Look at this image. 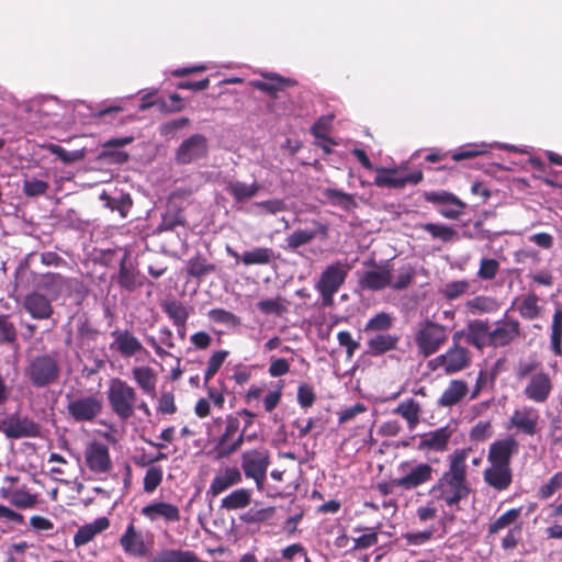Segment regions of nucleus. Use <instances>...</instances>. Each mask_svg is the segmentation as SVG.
Here are the masks:
<instances>
[{"mask_svg":"<svg viewBox=\"0 0 562 562\" xmlns=\"http://www.w3.org/2000/svg\"><path fill=\"white\" fill-rule=\"evenodd\" d=\"M276 254L272 248L268 247H256L250 250L245 251L241 257L240 261L245 266H266L270 265L274 261Z\"/></svg>","mask_w":562,"mask_h":562,"instance_id":"obj_36","label":"nucleus"},{"mask_svg":"<svg viewBox=\"0 0 562 562\" xmlns=\"http://www.w3.org/2000/svg\"><path fill=\"white\" fill-rule=\"evenodd\" d=\"M520 336V324L516 319L507 318L495 323L494 329H491V347H505Z\"/></svg>","mask_w":562,"mask_h":562,"instance_id":"obj_17","label":"nucleus"},{"mask_svg":"<svg viewBox=\"0 0 562 562\" xmlns=\"http://www.w3.org/2000/svg\"><path fill=\"white\" fill-rule=\"evenodd\" d=\"M499 270V262L494 258H482L477 270L481 280H493Z\"/></svg>","mask_w":562,"mask_h":562,"instance_id":"obj_56","label":"nucleus"},{"mask_svg":"<svg viewBox=\"0 0 562 562\" xmlns=\"http://www.w3.org/2000/svg\"><path fill=\"white\" fill-rule=\"evenodd\" d=\"M395 483L402 491H413L432 480L435 470L426 462L402 461L397 468Z\"/></svg>","mask_w":562,"mask_h":562,"instance_id":"obj_6","label":"nucleus"},{"mask_svg":"<svg viewBox=\"0 0 562 562\" xmlns=\"http://www.w3.org/2000/svg\"><path fill=\"white\" fill-rule=\"evenodd\" d=\"M469 393V385L460 379L451 380L437 401L439 407L450 408L460 404Z\"/></svg>","mask_w":562,"mask_h":562,"instance_id":"obj_26","label":"nucleus"},{"mask_svg":"<svg viewBox=\"0 0 562 562\" xmlns=\"http://www.w3.org/2000/svg\"><path fill=\"white\" fill-rule=\"evenodd\" d=\"M132 376L145 394L151 397L156 396L157 374L150 367L140 366L133 368Z\"/></svg>","mask_w":562,"mask_h":562,"instance_id":"obj_32","label":"nucleus"},{"mask_svg":"<svg viewBox=\"0 0 562 562\" xmlns=\"http://www.w3.org/2000/svg\"><path fill=\"white\" fill-rule=\"evenodd\" d=\"M395 173L394 169H379L374 184L378 187L404 188L407 183L417 184L423 180V172L419 170L403 177H397Z\"/></svg>","mask_w":562,"mask_h":562,"instance_id":"obj_22","label":"nucleus"},{"mask_svg":"<svg viewBox=\"0 0 562 562\" xmlns=\"http://www.w3.org/2000/svg\"><path fill=\"white\" fill-rule=\"evenodd\" d=\"M470 282L467 280H457L446 283L440 290L439 293L447 300L452 301L457 300L460 296L464 295L469 292Z\"/></svg>","mask_w":562,"mask_h":562,"instance_id":"obj_44","label":"nucleus"},{"mask_svg":"<svg viewBox=\"0 0 562 562\" xmlns=\"http://www.w3.org/2000/svg\"><path fill=\"white\" fill-rule=\"evenodd\" d=\"M142 515L150 521L159 518L168 522H176L180 520V510L176 505L166 502L150 503L142 508Z\"/></svg>","mask_w":562,"mask_h":562,"instance_id":"obj_27","label":"nucleus"},{"mask_svg":"<svg viewBox=\"0 0 562 562\" xmlns=\"http://www.w3.org/2000/svg\"><path fill=\"white\" fill-rule=\"evenodd\" d=\"M50 297L34 291L23 300V307L34 319H48L53 315Z\"/></svg>","mask_w":562,"mask_h":562,"instance_id":"obj_21","label":"nucleus"},{"mask_svg":"<svg viewBox=\"0 0 562 562\" xmlns=\"http://www.w3.org/2000/svg\"><path fill=\"white\" fill-rule=\"evenodd\" d=\"M162 311L171 319L176 327H183L190 316V308L177 300L165 301L161 304Z\"/></svg>","mask_w":562,"mask_h":562,"instance_id":"obj_38","label":"nucleus"},{"mask_svg":"<svg viewBox=\"0 0 562 562\" xmlns=\"http://www.w3.org/2000/svg\"><path fill=\"white\" fill-rule=\"evenodd\" d=\"M162 469L160 467H150L144 476V491L153 493L162 481Z\"/></svg>","mask_w":562,"mask_h":562,"instance_id":"obj_57","label":"nucleus"},{"mask_svg":"<svg viewBox=\"0 0 562 562\" xmlns=\"http://www.w3.org/2000/svg\"><path fill=\"white\" fill-rule=\"evenodd\" d=\"M392 272L393 270L387 262L374 265L373 269L362 273L359 278V284L362 289L370 291H380L384 288H390Z\"/></svg>","mask_w":562,"mask_h":562,"instance_id":"obj_18","label":"nucleus"},{"mask_svg":"<svg viewBox=\"0 0 562 562\" xmlns=\"http://www.w3.org/2000/svg\"><path fill=\"white\" fill-rule=\"evenodd\" d=\"M38 286L47 292L50 300H56L60 295L70 292L69 281L58 273L43 274L38 281Z\"/></svg>","mask_w":562,"mask_h":562,"instance_id":"obj_30","label":"nucleus"},{"mask_svg":"<svg viewBox=\"0 0 562 562\" xmlns=\"http://www.w3.org/2000/svg\"><path fill=\"white\" fill-rule=\"evenodd\" d=\"M251 495V490L237 488L222 499L221 507L227 510L245 508L250 504Z\"/></svg>","mask_w":562,"mask_h":562,"instance_id":"obj_40","label":"nucleus"},{"mask_svg":"<svg viewBox=\"0 0 562 562\" xmlns=\"http://www.w3.org/2000/svg\"><path fill=\"white\" fill-rule=\"evenodd\" d=\"M349 270L350 267L347 263H342L340 261H336L325 268L315 285L316 290L322 296L323 305H333L334 295L345 283Z\"/></svg>","mask_w":562,"mask_h":562,"instance_id":"obj_7","label":"nucleus"},{"mask_svg":"<svg viewBox=\"0 0 562 562\" xmlns=\"http://www.w3.org/2000/svg\"><path fill=\"white\" fill-rule=\"evenodd\" d=\"M553 390V382L548 372L539 370L528 376L524 395L533 403L542 404L548 401Z\"/></svg>","mask_w":562,"mask_h":562,"instance_id":"obj_13","label":"nucleus"},{"mask_svg":"<svg viewBox=\"0 0 562 562\" xmlns=\"http://www.w3.org/2000/svg\"><path fill=\"white\" fill-rule=\"evenodd\" d=\"M293 83H294V81H292L291 79L278 78L271 82L257 80L252 85L255 88H257L260 91H263V92H267L270 94H274L276 92L281 90L284 86H290Z\"/></svg>","mask_w":562,"mask_h":562,"instance_id":"obj_60","label":"nucleus"},{"mask_svg":"<svg viewBox=\"0 0 562 562\" xmlns=\"http://www.w3.org/2000/svg\"><path fill=\"white\" fill-rule=\"evenodd\" d=\"M110 526V520L106 517H99L92 522L81 526L74 536V544L82 547L92 541L95 536L106 530Z\"/></svg>","mask_w":562,"mask_h":562,"instance_id":"obj_29","label":"nucleus"},{"mask_svg":"<svg viewBox=\"0 0 562 562\" xmlns=\"http://www.w3.org/2000/svg\"><path fill=\"white\" fill-rule=\"evenodd\" d=\"M228 355L227 350H217L211 355L204 372V385H207L210 380L217 373Z\"/></svg>","mask_w":562,"mask_h":562,"instance_id":"obj_48","label":"nucleus"},{"mask_svg":"<svg viewBox=\"0 0 562 562\" xmlns=\"http://www.w3.org/2000/svg\"><path fill=\"white\" fill-rule=\"evenodd\" d=\"M521 515V507L519 508H512L507 512H505L503 515H501L495 521H493L488 527V533L495 535L499 532L501 530L507 528L512 524L516 522V520Z\"/></svg>","mask_w":562,"mask_h":562,"instance_id":"obj_47","label":"nucleus"},{"mask_svg":"<svg viewBox=\"0 0 562 562\" xmlns=\"http://www.w3.org/2000/svg\"><path fill=\"white\" fill-rule=\"evenodd\" d=\"M467 344L482 351L491 347V329L487 321L472 319L467 324Z\"/></svg>","mask_w":562,"mask_h":562,"instance_id":"obj_23","label":"nucleus"},{"mask_svg":"<svg viewBox=\"0 0 562 562\" xmlns=\"http://www.w3.org/2000/svg\"><path fill=\"white\" fill-rule=\"evenodd\" d=\"M66 411L76 423H92L102 412V401L95 395H67Z\"/></svg>","mask_w":562,"mask_h":562,"instance_id":"obj_10","label":"nucleus"},{"mask_svg":"<svg viewBox=\"0 0 562 562\" xmlns=\"http://www.w3.org/2000/svg\"><path fill=\"white\" fill-rule=\"evenodd\" d=\"M157 412L160 414L171 415L177 412L175 395L171 392H162L159 400Z\"/></svg>","mask_w":562,"mask_h":562,"instance_id":"obj_63","label":"nucleus"},{"mask_svg":"<svg viewBox=\"0 0 562 562\" xmlns=\"http://www.w3.org/2000/svg\"><path fill=\"white\" fill-rule=\"evenodd\" d=\"M187 270L189 276L202 279L205 276L215 272L216 266L209 263L205 258L198 254L189 259Z\"/></svg>","mask_w":562,"mask_h":562,"instance_id":"obj_42","label":"nucleus"},{"mask_svg":"<svg viewBox=\"0 0 562 562\" xmlns=\"http://www.w3.org/2000/svg\"><path fill=\"white\" fill-rule=\"evenodd\" d=\"M106 398L112 413L121 420L133 417L137 405V392L126 381L120 378L111 379Z\"/></svg>","mask_w":562,"mask_h":562,"instance_id":"obj_4","label":"nucleus"},{"mask_svg":"<svg viewBox=\"0 0 562 562\" xmlns=\"http://www.w3.org/2000/svg\"><path fill=\"white\" fill-rule=\"evenodd\" d=\"M0 431L8 438L36 437L40 434V426L26 417L10 416L0 420Z\"/></svg>","mask_w":562,"mask_h":562,"instance_id":"obj_16","label":"nucleus"},{"mask_svg":"<svg viewBox=\"0 0 562 562\" xmlns=\"http://www.w3.org/2000/svg\"><path fill=\"white\" fill-rule=\"evenodd\" d=\"M420 228L431 235L432 238H438L442 241H451L457 237V232L447 225L425 223L420 225Z\"/></svg>","mask_w":562,"mask_h":562,"instance_id":"obj_45","label":"nucleus"},{"mask_svg":"<svg viewBox=\"0 0 562 562\" xmlns=\"http://www.w3.org/2000/svg\"><path fill=\"white\" fill-rule=\"evenodd\" d=\"M148 562H199V558L189 550L162 549L156 552Z\"/></svg>","mask_w":562,"mask_h":562,"instance_id":"obj_34","label":"nucleus"},{"mask_svg":"<svg viewBox=\"0 0 562 562\" xmlns=\"http://www.w3.org/2000/svg\"><path fill=\"white\" fill-rule=\"evenodd\" d=\"M394 413L402 416L408 425V428L413 430L420 420L422 405L414 398H408L401 402L395 408Z\"/></svg>","mask_w":562,"mask_h":562,"instance_id":"obj_35","label":"nucleus"},{"mask_svg":"<svg viewBox=\"0 0 562 562\" xmlns=\"http://www.w3.org/2000/svg\"><path fill=\"white\" fill-rule=\"evenodd\" d=\"M60 374L61 363L57 352H45L31 357L24 368V376L36 389L57 383Z\"/></svg>","mask_w":562,"mask_h":562,"instance_id":"obj_3","label":"nucleus"},{"mask_svg":"<svg viewBox=\"0 0 562 562\" xmlns=\"http://www.w3.org/2000/svg\"><path fill=\"white\" fill-rule=\"evenodd\" d=\"M471 363L470 351L465 347L451 346L445 353L429 361L432 370L441 369L446 374H454Z\"/></svg>","mask_w":562,"mask_h":562,"instance_id":"obj_11","label":"nucleus"},{"mask_svg":"<svg viewBox=\"0 0 562 562\" xmlns=\"http://www.w3.org/2000/svg\"><path fill=\"white\" fill-rule=\"evenodd\" d=\"M49 189V183L36 178H25L23 180L22 191L29 198L44 195Z\"/></svg>","mask_w":562,"mask_h":562,"instance_id":"obj_51","label":"nucleus"},{"mask_svg":"<svg viewBox=\"0 0 562 562\" xmlns=\"http://www.w3.org/2000/svg\"><path fill=\"white\" fill-rule=\"evenodd\" d=\"M120 544L128 555L143 558L147 554L148 548L144 541L143 535L136 530L133 524H130L120 538Z\"/></svg>","mask_w":562,"mask_h":562,"instance_id":"obj_25","label":"nucleus"},{"mask_svg":"<svg viewBox=\"0 0 562 562\" xmlns=\"http://www.w3.org/2000/svg\"><path fill=\"white\" fill-rule=\"evenodd\" d=\"M207 316L212 322L217 324H225L233 327L240 324V319L237 315L223 308H213L209 311Z\"/></svg>","mask_w":562,"mask_h":562,"instance_id":"obj_54","label":"nucleus"},{"mask_svg":"<svg viewBox=\"0 0 562 562\" xmlns=\"http://www.w3.org/2000/svg\"><path fill=\"white\" fill-rule=\"evenodd\" d=\"M519 443L513 437L495 440L488 447V467L483 472L484 483L497 492L506 491L513 483L512 458Z\"/></svg>","mask_w":562,"mask_h":562,"instance_id":"obj_2","label":"nucleus"},{"mask_svg":"<svg viewBox=\"0 0 562 562\" xmlns=\"http://www.w3.org/2000/svg\"><path fill=\"white\" fill-rule=\"evenodd\" d=\"M10 502L20 508H30L35 504V496L23 491H14L10 496Z\"/></svg>","mask_w":562,"mask_h":562,"instance_id":"obj_64","label":"nucleus"},{"mask_svg":"<svg viewBox=\"0 0 562 562\" xmlns=\"http://www.w3.org/2000/svg\"><path fill=\"white\" fill-rule=\"evenodd\" d=\"M453 430L449 426L440 427L419 436V451L443 452L448 449Z\"/></svg>","mask_w":562,"mask_h":562,"instance_id":"obj_20","label":"nucleus"},{"mask_svg":"<svg viewBox=\"0 0 562 562\" xmlns=\"http://www.w3.org/2000/svg\"><path fill=\"white\" fill-rule=\"evenodd\" d=\"M15 339L16 329L14 324L9 321L8 316L0 315V345L12 344Z\"/></svg>","mask_w":562,"mask_h":562,"instance_id":"obj_59","label":"nucleus"},{"mask_svg":"<svg viewBox=\"0 0 562 562\" xmlns=\"http://www.w3.org/2000/svg\"><path fill=\"white\" fill-rule=\"evenodd\" d=\"M186 220L182 213L179 210H168L161 218V222L158 226V231L167 232L172 231L177 226H184Z\"/></svg>","mask_w":562,"mask_h":562,"instance_id":"obj_52","label":"nucleus"},{"mask_svg":"<svg viewBox=\"0 0 562 562\" xmlns=\"http://www.w3.org/2000/svg\"><path fill=\"white\" fill-rule=\"evenodd\" d=\"M539 296L531 292L525 295L520 303L517 306V311L519 315L524 319L532 321L541 316L542 314V306L539 304Z\"/></svg>","mask_w":562,"mask_h":562,"instance_id":"obj_39","label":"nucleus"},{"mask_svg":"<svg viewBox=\"0 0 562 562\" xmlns=\"http://www.w3.org/2000/svg\"><path fill=\"white\" fill-rule=\"evenodd\" d=\"M393 326V317L391 314L381 312L371 317L366 324L364 333H378L389 330Z\"/></svg>","mask_w":562,"mask_h":562,"instance_id":"obj_46","label":"nucleus"},{"mask_svg":"<svg viewBox=\"0 0 562 562\" xmlns=\"http://www.w3.org/2000/svg\"><path fill=\"white\" fill-rule=\"evenodd\" d=\"M494 435V428L490 420L477 422L469 432V438L474 442H484L492 438Z\"/></svg>","mask_w":562,"mask_h":562,"instance_id":"obj_50","label":"nucleus"},{"mask_svg":"<svg viewBox=\"0 0 562 562\" xmlns=\"http://www.w3.org/2000/svg\"><path fill=\"white\" fill-rule=\"evenodd\" d=\"M435 528H428L423 531H411L403 535V538L411 546H423L427 543L434 536Z\"/></svg>","mask_w":562,"mask_h":562,"instance_id":"obj_61","label":"nucleus"},{"mask_svg":"<svg viewBox=\"0 0 562 562\" xmlns=\"http://www.w3.org/2000/svg\"><path fill=\"white\" fill-rule=\"evenodd\" d=\"M240 422L238 416L227 415L225 418V429L217 438L214 447V458L216 460L225 459L238 451L245 442V431H239Z\"/></svg>","mask_w":562,"mask_h":562,"instance_id":"obj_8","label":"nucleus"},{"mask_svg":"<svg viewBox=\"0 0 562 562\" xmlns=\"http://www.w3.org/2000/svg\"><path fill=\"white\" fill-rule=\"evenodd\" d=\"M338 342L346 349L347 358L351 359L359 348V341L355 340L351 334L347 330H341L337 334Z\"/></svg>","mask_w":562,"mask_h":562,"instance_id":"obj_62","label":"nucleus"},{"mask_svg":"<svg viewBox=\"0 0 562 562\" xmlns=\"http://www.w3.org/2000/svg\"><path fill=\"white\" fill-rule=\"evenodd\" d=\"M113 341L110 349L116 351L124 358H131L144 350L139 339L130 330L115 329L111 333Z\"/></svg>","mask_w":562,"mask_h":562,"instance_id":"obj_19","label":"nucleus"},{"mask_svg":"<svg viewBox=\"0 0 562 562\" xmlns=\"http://www.w3.org/2000/svg\"><path fill=\"white\" fill-rule=\"evenodd\" d=\"M562 488V471L554 473L548 482L542 484L538 490V497L540 499L550 498L557 491Z\"/></svg>","mask_w":562,"mask_h":562,"instance_id":"obj_53","label":"nucleus"},{"mask_svg":"<svg viewBox=\"0 0 562 562\" xmlns=\"http://www.w3.org/2000/svg\"><path fill=\"white\" fill-rule=\"evenodd\" d=\"M85 461L88 469L94 474H108L112 468V460L106 445L92 441L85 450Z\"/></svg>","mask_w":562,"mask_h":562,"instance_id":"obj_14","label":"nucleus"},{"mask_svg":"<svg viewBox=\"0 0 562 562\" xmlns=\"http://www.w3.org/2000/svg\"><path fill=\"white\" fill-rule=\"evenodd\" d=\"M447 338L446 327L428 319L419 324L415 334V342L419 352L425 357L434 355L447 341Z\"/></svg>","mask_w":562,"mask_h":562,"instance_id":"obj_9","label":"nucleus"},{"mask_svg":"<svg viewBox=\"0 0 562 562\" xmlns=\"http://www.w3.org/2000/svg\"><path fill=\"white\" fill-rule=\"evenodd\" d=\"M509 427L527 436H535L539 430V412L530 406L515 409L508 420Z\"/></svg>","mask_w":562,"mask_h":562,"instance_id":"obj_15","label":"nucleus"},{"mask_svg":"<svg viewBox=\"0 0 562 562\" xmlns=\"http://www.w3.org/2000/svg\"><path fill=\"white\" fill-rule=\"evenodd\" d=\"M315 229H295L285 238L286 248L295 250L310 244L317 235L327 236L328 228L325 224L314 221Z\"/></svg>","mask_w":562,"mask_h":562,"instance_id":"obj_28","label":"nucleus"},{"mask_svg":"<svg viewBox=\"0 0 562 562\" xmlns=\"http://www.w3.org/2000/svg\"><path fill=\"white\" fill-rule=\"evenodd\" d=\"M257 307L261 313L267 315L273 314L280 316L286 311L280 297L259 301Z\"/></svg>","mask_w":562,"mask_h":562,"instance_id":"obj_58","label":"nucleus"},{"mask_svg":"<svg viewBox=\"0 0 562 562\" xmlns=\"http://www.w3.org/2000/svg\"><path fill=\"white\" fill-rule=\"evenodd\" d=\"M117 283L127 291H134L142 285L139 272L132 265L126 263V257L120 262Z\"/></svg>","mask_w":562,"mask_h":562,"instance_id":"obj_37","label":"nucleus"},{"mask_svg":"<svg viewBox=\"0 0 562 562\" xmlns=\"http://www.w3.org/2000/svg\"><path fill=\"white\" fill-rule=\"evenodd\" d=\"M398 336L391 334H376L370 337L367 341L368 353L372 356H380L387 351L396 349L398 344Z\"/></svg>","mask_w":562,"mask_h":562,"instance_id":"obj_33","label":"nucleus"},{"mask_svg":"<svg viewBox=\"0 0 562 562\" xmlns=\"http://www.w3.org/2000/svg\"><path fill=\"white\" fill-rule=\"evenodd\" d=\"M241 482L243 475L240 470L236 467H226L215 474L207 493L212 494V496H217L229 487L240 484Z\"/></svg>","mask_w":562,"mask_h":562,"instance_id":"obj_24","label":"nucleus"},{"mask_svg":"<svg viewBox=\"0 0 562 562\" xmlns=\"http://www.w3.org/2000/svg\"><path fill=\"white\" fill-rule=\"evenodd\" d=\"M498 303L494 297L479 295L465 302V307L471 314L494 313L498 310Z\"/></svg>","mask_w":562,"mask_h":562,"instance_id":"obj_41","label":"nucleus"},{"mask_svg":"<svg viewBox=\"0 0 562 562\" xmlns=\"http://www.w3.org/2000/svg\"><path fill=\"white\" fill-rule=\"evenodd\" d=\"M209 153L207 139L202 134H193L184 139L176 150L175 159L180 165H189L205 158Z\"/></svg>","mask_w":562,"mask_h":562,"instance_id":"obj_12","label":"nucleus"},{"mask_svg":"<svg viewBox=\"0 0 562 562\" xmlns=\"http://www.w3.org/2000/svg\"><path fill=\"white\" fill-rule=\"evenodd\" d=\"M105 201V206L112 211H119L122 217H125L132 206V200L128 195H122L120 199L108 196L105 193L100 195Z\"/></svg>","mask_w":562,"mask_h":562,"instance_id":"obj_55","label":"nucleus"},{"mask_svg":"<svg viewBox=\"0 0 562 562\" xmlns=\"http://www.w3.org/2000/svg\"><path fill=\"white\" fill-rule=\"evenodd\" d=\"M471 448H459L448 457L447 470L431 486L429 493L449 508L459 509V504L469 497L471 485L468 481L467 460Z\"/></svg>","mask_w":562,"mask_h":562,"instance_id":"obj_1","label":"nucleus"},{"mask_svg":"<svg viewBox=\"0 0 562 562\" xmlns=\"http://www.w3.org/2000/svg\"><path fill=\"white\" fill-rule=\"evenodd\" d=\"M324 195L331 201L333 204H336L344 210H350L356 206L355 199L351 194L346 193L344 191L328 188L324 191Z\"/></svg>","mask_w":562,"mask_h":562,"instance_id":"obj_49","label":"nucleus"},{"mask_svg":"<svg viewBox=\"0 0 562 562\" xmlns=\"http://www.w3.org/2000/svg\"><path fill=\"white\" fill-rule=\"evenodd\" d=\"M415 269L411 265L401 267L395 277L392 276L390 288L395 291L407 289L415 279Z\"/></svg>","mask_w":562,"mask_h":562,"instance_id":"obj_43","label":"nucleus"},{"mask_svg":"<svg viewBox=\"0 0 562 562\" xmlns=\"http://www.w3.org/2000/svg\"><path fill=\"white\" fill-rule=\"evenodd\" d=\"M270 463V451L265 447L246 450L240 456V467L245 477L254 480L259 492L265 488Z\"/></svg>","mask_w":562,"mask_h":562,"instance_id":"obj_5","label":"nucleus"},{"mask_svg":"<svg viewBox=\"0 0 562 562\" xmlns=\"http://www.w3.org/2000/svg\"><path fill=\"white\" fill-rule=\"evenodd\" d=\"M225 189L233 196L236 203H244L257 195L261 189V184L257 181L245 183L243 181L232 179L226 182Z\"/></svg>","mask_w":562,"mask_h":562,"instance_id":"obj_31","label":"nucleus"}]
</instances>
